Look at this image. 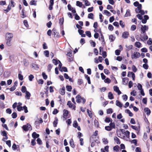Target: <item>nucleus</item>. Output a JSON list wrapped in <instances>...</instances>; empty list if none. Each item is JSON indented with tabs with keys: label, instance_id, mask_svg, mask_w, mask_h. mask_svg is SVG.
<instances>
[{
	"label": "nucleus",
	"instance_id": "a878e982",
	"mask_svg": "<svg viewBox=\"0 0 152 152\" xmlns=\"http://www.w3.org/2000/svg\"><path fill=\"white\" fill-rule=\"evenodd\" d=\"M125 112L129 114V115L130 116L132 117L133 116V114L130 111V110L129 109H126L125 110Z\"/></svg>",
	"mask_w": 152,
	"mask_h": 152
},
{
	"label": "nucleus",
	"instance_id": "69168bd1",
	"mask_svg": "<svg viewBox=\"0 0 152 152\" xmlns=\"http://www.w3.org/2000/svg\"><path fill=\"white\" fill-rule=\"evenodd\" d=\"M120 52L121 50H115V55L117 56L119 55L120 54Z\"/></svg>",
	"mask_w": 152,
	"mask_h": 152
},
{
	"label": "nucleus",
	"instance_id": "5fc2aeb1",
	"mask_svg": "<svg viewBox=\"0 0 152 152\" xmlns=\"http://www.w3.org/2000/svg\"><path fill=\"white\" fill-rule=\"evenodd\" d=\"M58 60H57L55 59H53V62L55 65H57L58 63Z\"/></svg>",
	"mask_w": 152,
	"mask_h": 152
},
{
	"label": "nucleus",
	"instance_id": "a18cd8bd",
	"mask_svg": "<svg viewBox=\"0 0 152 152\" xmlns=\"http://www.w3.org/2000/svg\"><path fill=\"white\" fill-rule=\"evenodd\" d=\"M67 105L69 106L70 108H72V107L73 104H72L70 101H69L67 103Z\"/></svg>",
	"mask_w": 152,
	"mask_h": 152
},
{
	"label": "nucleus",
	"instance_id": "4468645a",
	"mask_svg": "<svg viewBox=\"0 0 152 152\" xmlns=\"http://www.w3.org/2000/svg\"><path fill=\"white\" fill-rule=\"evenodd\" d=\"M144 35L143 37L142 35H141V37L142 39H143V41H145L147 40L148 39V36L145 33L143 34Z\"/></svg>",
	"mask_w": 152,
	"mask_h": 152
},
{
	"label": "nucleus",
	"instance_id": "bf43d9fd",
	"mask_svg": "<svg viewBox=\"0 0 152 152\" xmlns=\"http://www.w3.org/2000/svg\"><path fill=\"white\" fill-rule=\"evenodd\" d=\"M12 117L13 118H16L17 117V114L15 112L13 113L12 115Z\"/></svg>",
	"mask_w": 152,
	"mask_h": 152
},
{
	"label": "nucleus",
	"instance_id": "ddd939ff",
	"mask_svg": "<svg viewBox=\"0 0 152 152\" xmlns=\"http://www.w3.org/2000/svg\"><path fill=\"white\" fill-rule=\"evenodd\" d=\"M144 111L146 113L147 115H149L151 113L150 110L147 107H146L144 109Z\"/></svg>",
	"mask_w": 152,
	"mask_h": 152
},
{
	"label": "nucleus",
	"instance_id": "7ed1b4c3",
	"mask_svg": "<svg viewBox=\"0 0 152 152\" xmlns=\"http://www.w3.org/2000/svg\"><path fill=\"white\" fill-rule=\"evenodd\" d=\"M76 99V102L77 103H80L82 102L84 104L86 102V100L84 98H81L79 95L77 96Z\"/></svg>",
	"mask_w": 152,
	"mask_h": 152
},
{
	"label": "nucleus",
	"instance_id": "20e7f679",
	"mask_svg": "<svg viewBox=\"0 0 152 152\" xmlns=\"http://www.w3.org/2000/svg\"><path fill=\"white\" fill-rule=\"evenodd\" d=\"M148 29V26L144 25V26H142L141 28V33L143 34L145 33V31H147Z\"/></svg>",
	"mask_w": 152,
	"mask_h": 152
},
{
	"label": "nucleus",
	"instance_id": "864d4df0",
	"mask_svg": "<svg viewBox=\"0 0 152 152\" xmlns=\"http://www.w3.org/2000/svg\"><path fill=\"white\" fill-rule=\"evenodd\" d=\"M105 130L108 131H110L112 130V129L109 126H106L105 127Z\"/></svg>",
	"mask_w": 152,
	"mask_h": 152
},
{
	"label": "nucleus",
	"instance_id": "39448f33",
	"mask_svg": "<svg viewBox=\"0 0 152 152\" xmlns=\"http://www.w3.org/2000/svg\"><path fill=\"white\" fill-rule=\"evenodd\" d=\"M13 34L12 33H7L6 34V39L12 40Z\"/></svg>",
	"mask_w": 152,
	"mask_h": 152
},
{
	"label": "nucleus",
	"instance_id": "6e6552de",
	"mask_svg": "<svg viewBox=\"0 0 152 152\" xmlns=\"http://www.w3.org/2000/svg\"><path fill=\"white\" fill-rule=\"evenodd\" d=\"M127 76L128 77H132V79L133 80H134V78L135 77V75L133 73V72H128V74H127Z\"/></svg>",
	"mask_w": 152,
	"mask_h": 152
},
{
	"label": "nucleus",
	"instance_id": "2eb2a0df",
	"mask_svg": "<svg viewBox=\"0 0 152 152\" xmlns=\"http://www.w3.org/2000/svg\"><path fill=\"white\" fill-rule=\"evenodd\" d=\"M65 88L64 86H63L61 89H60V93L62 95H64L65 94Z\"/></svg>",
	"mask_w": 152,
	"mask_h": 152
},
{
	"label": "nucleus",
	"instance_id": "f257e3e1",
	"mask_svg": "<svg viewBox=\"0 0 152 152\" xmlns=\"http://www.w3.org/2000/svg\"><path fill=\"white\" fill-rule=\"evenodd\" d=\"M120 132L117 133L118 136L124 140H128L129 137L130 132L128 130L126 131L124 129H121L120 130Z\"/></svg>",
	"mask_w": 152,
	"mask_h": 152
},
{
	"label": "nucleus",
	"instance_id": "774afa93",
	"mask_svg": "<svg viewBox=\"0 0 152 152\" xmlns=\"http://www.w3.org/2000/svg\"><path fill=\"white\" fill-rule=\"evenodd\" d=\"M147 43L148 45H151L152 44V39L149 38V40L147 42Z\"/></svg>",
	"mask_w": 152,
	"mask_h": 152
},
{
	"label": "nucleus",
	"instance_id": "1a4fd4ad",
	"mask_svg": "<svg viewBox=\"0 0 152 152\" xmlns=\"http://www.w3.org/2000/svg\"><path fill=\"white\" fill-rule=\"evenodd\" d=\"M129 34L127 31H125L122 33V37L124 39H127L128 38Z\"/></svg>",
	"mask_w": 152,
	"mask_h": 152
},
{
	"label": "nucleus",
	"instance_id": "4be33fe9",
	"mask_svg": "<svg viewBox=\"0 0 152 152\" xmlns=\"http://www.w3.org/2000/svg\"><path fill=\"white\" fill-rule=\"evenodd\" d=\"M102 142L104 144L106 145L108 143V140L107 138H104L102 139Z\"/></svg>",
	"mask_w": 152,
	"mask_h": 152
},
{
	"label": "nucleus",
	"instance_id": "603ef678",
	"mask_svg": "<svg viewBox=\"0 0 152 152\" xmlns=\"http://www.w3.org/2000/svg\"><path fill=\"white\" fill-rule=\"evenodd\" d=\"M131 127L133 129H134L135 130L138 131L139 130V128L136 126L131 125Z\"/></svg>",
	"mask_w": 152,
	"mask_h": 152
},
{
	"label": "nucleus",
	"instance_id": "4d7b16f0",
	"mask_svg": "<svg viewBox=\"0 0 152 152\" xmlns=\"http://www.w3.org/2000/svg\"><path fill=\"white\" fill-rule=\"evenodd\" d=\"M86 33L88 37H91V33L90 31H86Z\"/></svg>",
	"mask_w": 152,
	"mask_h": 152
},
{
	"label": "nucleus",
	"instance_id": "09e8293b",
	"mask_svg": "<svg viewBox=\"0 0 152 152\" xmlns=\"http://www.w3.org/2000/svg\"><path fill=\"white\" fill-rule=\"evenodd\" d=\"M94 15L92 13H90L88 14V18L93 19Z\"/></svg>",
	"mask_w": 152,
	"mask_h": 152
},
{
	"label": "nucleus",
	"instance_id": "7c9ffc66",
	"mask_svg": "<svg viewBox=\"0 0 152 152\" xmlns=\"http://www.w3.org/2000/svg\"><path fill=\"white\" fill-rule=\"evenodd\" d=\"M114 140L115 142L117 144H120V141L119 139L116 137H115L114 138Z\"/></svg>",
	"mask_w": 152,
	"mask_h": 152
},
{
	"label": "nucleus",
	"instance_id": "c85d7f7f",
	"mask_svg": "<svg viewBox=\"0 0 152 152\" xmlns=\"http://www.w3.org/2000/svg\"><path fill=\"white\" fill-rule=\"evenodd\" d=\"M104 121L106 123H109L110 122H112L113 120L110 118L107 117L105 119Z\"/></svg>",
	"mask_w": 152,
	"mask_h": 152
},
{
	"label": "nucleus",
	"instance_id": "dca6fc26",
	"mask_svg": "<svg viewBox=\"0 0 152 152\" xmlns=\"http://www.w3.org/2000/svg\"><path fill=\"white\" fill-rule=\"evenodd\" d=\"M32 136L34 138L36 139L39 137V135L38 134H37L36 132H34L33 133Z\"/></svg>",
	"mask_w": 152,
	"mask_h": 152
},
{
	"label": "nucleus",
	"instance_id": "680f3d73",
	"mask_svg": "<svg viewBox=\"0 0 152 152\" xmlns=\"http://www.w3.org/2000/svg\"><path fill=\"white\" fill-rule=\"evenodd\" d=\"M37 143L39 145L42 144V142L41 140L39 138H38L37 140Z\"/></svg>",
	"mask_w": 152,
	"mask_h": 152
},
{
	"label": "nucleus",
	"instance_id": "c9c22d12",
	"mask_svg": "<svg viewBox=\"0 0 152 152\" xmlns=\"http://www.w3.org/2000/svg\"><path fill=\"white\" fill-rule=\"evenodd\" d=\"M69 113L68 111L66 110H64V114L63 115L64 116H64H67Z\"/></svg>",
	"mask_w": 152,
	"mask_h": 152
},
{
	"label": "nucleus",
	"instance_id": "2f4dec72",
	"mask_svg": "<svg viewBox=\"0 0 152 152\" xmlns=\"http://www.w3.org/2000/svg\"><path fill=\"white\" fill-rule=\"evenodd\" d=\"M85 77L88 80V83L89 84H90L91 81L90 77L88 76V75H85Z\"/></svg>",
	"mask_w": 152,
	"mask_h": 152
},
{
	"label": "nucleus",
	"instance_id": "72a5a7b5",
	"mask_svg": "<svg viewBox=\"0 0 152 152\" xmlns=\"http://www.w3.org/2000/svg\"><path fill=\"white\" fill-rule=\"evenodd\" d=\"M36 2V1H35L34 0H32L30 2V4L31 5L36 6L37 5Z\"/></svg>",
	"mask_w": 152,
	"mask_h": 152
},
{
	"label": "nucleus",
	"instance_id": "79ce46f5",
	"mask_svg": "<svg viewBox=\"0 0 152 152\" xmlns=\"http://www.w3.org/2000/svg\"><path fill=\"white\" fill-rule=\"evenodd\" d=\"M132 45H129V46H128L127 45H126V47L127 48V50L128 51L129 50H130L131 49L132 47Z\"/></svg>",
	"mask_w": 152,
	"mask_h": 152
},
{
	"label": "nucleus",
	"instance_id": "5701e85b",
	"mask_svg": "<svg viewBox=\"0 0 152 152\" xmlns=\"http://www.w3.org/2000/svg\"><path fill=\"white\" fill-rule=\"evenodd\" d=\"M6 39V43L7 45L9 46H11L12 45V43L11 42L12 40L8 39Z\"/></svg>",
	"mask_w": 152,
	"mask_h": 152
},
{
	"label": "nucleus",
	"instance_id": "f3484780",
	"mask_svg": "<svg viewBox=\"0 0 152 152\" xmlns=\"http://www.w3.org/2000/svg\"><path fill=\"white\" fill-rule=\"evenodd\" d=\"M128 81V79L127 77H125L123 78L122 80V83L124 85L126 84Z\"/></svg>",
	"mask_w": 152,
	"mask_h": 152
},
{
	"label": "nucleus",
	"instance_id": "bb28decb",
	"mask_svg": "<svg viewBox=\"0 0 152 152\" xmlns=\"http://www.w3.org/2000/svg\"><path fill=\"white\" fill-rule=\"evenodd\" d=\"M115 39V37L112 35H111L109 36V39L110 40L111 42H113L114 41Z\"/></svg>",
	"mask_w": 152,
	"mask_h": 152
},
{
	"label": "nucleus",
	"instance_id": "c756f323",
	"mask_svg": "<svg viewBox=\"0 0 152 152\" xmlns=\"http://www.w3.org/2000/svg\"><path fill=\"white\" fill-rule=\"evenodd\" d=\"M76 5L80 7H82L83 6L82 3L80 1H76Z\"/></svg>",
	"mask_w": 152,
	"mask_h": 152
},
{
	"label": "nucleus",
	"instance_id": "393cba45",
	"mask_svg": "<svg viewBox=\"0 0 152 152\" xmlns=\"http://www.w3.org/2000/svg\"><path fill=\"white\" fill-rule=\"evenodd\" d=\"M108 97L109 99H112L114 98V96L112 93L110 92H109L108 94Z\"/></svg>",
	"mask_w": 152,
	"mask_h": 152
},
{
	"label": "nucleus",
	"instance_id": "0eeeda50",
	"mask_svg": "<svg viewBox=\"0 0 152 152\" xmlns=\"http://www.w3.org/2000/svg\"><path fill=\"white\" fill-rule=\"evenodd\" d=\"M68 9L69 11H71L73 13H75L76 12V11L75 8L72 7L70 4H69L67 5Z\"/></svg>",
	"mask_w": 152,
	"mask_h": 152
},
{
	"label": "nucleus",
	"instance_id": "49530a36",
	"mask_svg": "<svg viewBox=\"0 0 152 152\" xmlns=\"http://www.w3.org/2000/svg\"><path fill=\"white\" fill-rule=\"evenodd\" d=\"M105 83H109L111 82V80L108 78H107L106 79H105L104 80Z\"/></svg>",
	"mask_w": 152,
	"mask_h": 152
},
{
	"label": "nucleus",
	"instance_id": "13d9d810",
	"mask_svg": "<svg viewBox=\"0 0 152 152\" xmlns=\"http://www.w3.org/2000/svg\"><path fill=\"white\" fill-rule=\"evenodd\" d=\"M44 54L46 57H48L49 56V52L48 50H45L44 52Z\"/></svg>",
	"mask_w": 152,
	"mask_h": 152
},
{
	"label": "nucleus",
	"instance_id": "aec40b11",
	"mask_svg": "<svg viewBox=\"0 0 152 152\" xmlns=\"http://www.w3.org/2000/svg\"><path fill=\"white\" fill-rule=\"evenodd\" d=\"M116 105L120 108L122 107V104L118 100L116 101Z\"/></svg>",
	"mask_w": 152,
	"mask_h": 152
},
{
	"label": "nucleus",
	"instance_id": "3c124183",
	"mask_svg": "<svg viewBox=\"0 0 152 152\" xmlns=\"http://www.w3.org/2000/svg\"><path fill=\"white\" fill-rule=\"evenodd\" d=\"M64 19L63 18H60L59 19V23L61 25H62L64 23Z\"/></svg>",
	"mask_w": 152,
	"mask_h": 152
},
{
	"label": "nucleus",
	"instance_id": "de8ad7c7",
	"mask_svg": "<svg viewBox=\"0 0 152 152\" xmlns=\"http://www.w3.org/2000/svg\"><path fill=\"white\" fill-rule=\"evenodd\" d=\"M73 126L74 127H75L76 128L78 126V124H77V121H74Z\"/></svg>",
	"mask_w": 152,
	"mask_h": 152
},
{
	"label": "nucleus",
	"instance_id": "58836bf2",
	"mask_svg": "<svg viewBox=\"0 0 152 152\" xmlns=\"http://www.w3.org/2000/svg\"><path fill=\"white\" fill-rule=\"evenodd\" d=\"M59 70L61 72L64 71V72H67V69L65 67H63L61 69H60Z\"/></svg>",
	"mask_w": 152,
	"mask_h": 152
},
{
	"label": "nucleus",
	"instance_id": "9b49d317",
	"mask_svg": "<svg viewBox=\"0 0 152 152\" xmlns=\"http://www.w3.org/2000/svg\"><path fill=\"white\" fill-rule=\"evenodd\" d=\"M113 89L115 91L118 93V95H119L121 94V93L119 90V88L118 86H114L113 87Z\"/></svg>",
	"mask_w": 152,
	"mask_h": 152
},
{
	"label": "nucleus",
	"instance_id": "6e6d98bb",
	"mask_svg": "<svg viewBox=\"0 0 152 152\" xmlns=\"http://www.w3.org/2000/svg\"><path fill=\"white\" fill-rule=\"evenodd\" d=\"M122 97L123 100L125 101H126L128 99V97L127 96L126 94L123 95L122 96Z\"/></svg>",
	"mask_w": 152,
	"mask_h": 152
},
{
	"label": "nucleus",
	"instance_id": "338daca9",
	"mask_svg": "<svg viewBox=\"0 0 152 152\" xmlns=\"http://www.w3.org/2000/svg\"><path fill=\"white\" fill-rule=\"evenodd\" d=\"M132 70L134 72H135L137 70V69L135 67V66L134 65H133L132 66Z\"/></svg>",
	"mask_w": 152,
	"mask_h": 152
},
{
	"label": "nucleus",
	"instance_id": "cd10ccee",
	"mask_svg": "<svg viewBox=\"0 0 152 152\" xmlns=\"http://www.w3.org/2000/svg\"><path fill=\"white\" fill-rule=\"evenodd\" d=\"M58 119L57 117L55 118V120L53 122V125L54 127H56L57 126L58 124Z\"/></svg>",
	"mask_w": 152,
	"mask_h": 152
},
{
	"label": "nucleus",
	"instance_id": "8fccbe9b",
	"mask_svg": "<svg viewBox=\"0 0 152 152\" xmlns=\"http://www.w3.org/2000/svg\"><path fill=\"white\" fill-rule=\"evenodd\" d=\"M94 125L96 127H98L99 126V122L96 119L94 120Z\"/></svg>",
	"mask_w": 152,
	"mask_h": 152
},
{
	"label": "nucleus",
	"instance_id": "423d86ee",
	"mask_svg": "<svg viewBox=\"0 0 152 152\" xmlns=\"http://www.w3.org/2000/svg\"><path fill=\"white\" fill-rule=\"evenodd\" d=\"M140 56V53L138 52H134L133 55H132V58H138Z\"/></svg>",
	"mask_w": 152,
	"mask_h": 152
},
{
	"label": "nucleus",
	"instance_id": "37998d69",
	"mask_svg": "<svg viewBox=\"0 0 152 152\" xmlns=\"http://www.w3.org/2000/svg\"><path fill=\"white\" fill-rule=\"evenodd\" d=\"M113 111L112 108H109L107 110V114H111L113 113Z\"/></svg>",
	"mask_w": 152,
	"mask_h": 152
},
{
	"label": "nucleus",
	"instance_id": "f704fd0d",
	"mask_svg": "<svg viewBox=\"0 0 152 152\" xmlns=\"http://www.w3.org/2000/svg\"><path fill=\"white\" fill-rule=\"evenodd\" d=\"M32 66L35 69H37L39 68V66L37 64L33 63L32 64Z\"/></svg>",
	"mask_w": 152,
	"mask_h": 152
},
{
	"label": "nucleus",
	"instance_id": "0e129e2a",
	"mask_svg": "<svg viewBox=\"0 0 152 152\" xmlns=\"http://www.w3.org/2000/svg\"><path fill=\"white\" fill-rule=\"evenodd\" d=\"M119 148V146L118 145H116L113 147L114 150L118 151V148Z\"/></svg>",
	"mask_w": 152,
	"mask_h": 152
},
{
	"label": "nucleus",
	"instance_id": "473e14b6",
	"mask_svg": "<svg viewBox=\"0 0 152 152\" xmlns=\"http://www.w3.org/2000/svg\"><path fill=\"white\" fill-rule=\"evenodd\" d=\"M104 13L108 16H110L111 15L110 13L106 10H104Z\"/></svg>",
	"mask_w": 152,
	"mask_h": 152
},
{
	"label": "nucleus",
	"instance_id": "6ab92c4d",
	"mask_svg": "<svg viewBox=\"0 0 152 152\" xmlns=\"http://www.w3.org/2000/svg\"><path fill=\"white\" fill-rule=\"evenodd\" d=\"M131 15L130 10L129 9H128L127 10L125 14L124 15L125 17H127L128 16H130Z\"/></svg>",
	"mask_w": 152,
	"mask_h": 152
},
{
	"label": "nucleus",
	"instance_id": "b1692460",
	"mask_svg": "<svg viewBox=\"0 0 152 152\" xmlns=\"http://www.w3.org/2000/svg\"><path fill=\"white\" fill-rule=\"evenodd\" d=\"M141 44L139 42H137L135 43V46L138 48H140L141 47Z\"/></svg>",
	"mask_w": 152,
	"mask_h": 152
},
{
	"label": "nucleus",
	"instance_id": "9d476101",
	"mask_svg": "<svg viewBox=\"0 0 152 152\" xmlns=\"http://www.w3.org/2000/svg\"><path fill=\"white\" fill-rule=\"evenodd\" d=\"M149 19V17L148 15H145L144 16V19H142V23L145 24L146 23L147 20Z\"/></svg>",
	"mask_w": 152,
	"mask_h": 152
},
{
	"label": "nucleus",
	"instance_id": "e2e57ef3",
	"mask_svg": "<svg viewBox=\"0 0 152 152\" xmlns=\"http://www.w3.org/2000/svg\"><path fill=\"white\" fill-rule=\"evenodd\" d=\"M136 28V27L135 25H132L131 28V30L132 31H134Z\"/></svg>",
	"mask_w": 152,
	"mask_h": 152
},
{
	"label": "nucleus",
	"instance_id": "4c0bfd02",
	"mask_svg": "<svg viewBox=\"0 0 152 152\" xmlns=\"http://www.w3.org/2000/svg\"><path fill=\"white\" fill-rule=\"evenodd\" d=\"M111 128V129L115 128V125L114 123L111 122L110 124V126Z\"/></svg>",
	"mask_w": 152,
	"mask_h": 152
},
{
	"label": "nucleus",
	"instance_id": "052dcab7",
	"mask_svg": "<svg viewBox=\"0 0 152 152\" xmlns=\"http://www.w3.org/2000/svg\"><path fill=\"white\" fill-rule=\"evenodd\" d=\"M83 83V81L82 79H79L77 81V83L79 85H81Z\"/></svg>",
	"mask_w": 152,
	"mask_h": 152
},
{
	"label": "nucleus",
	"instance_id": "c03bdc74",
	"mask_svg": "<svg viewBox=\"0 0 152 152\" xmlns=\"http://www.w3.org/2000/svg\"><path fill=\"white\" fill-rule=\"evenodd\" d=\"M87 113H88L89 116L91 118H92V114L91 113V111H90L88 109H87Z\"/></svg>",
	"mask_w": 152,
	"mask_h": 152
},
{
	"label": "nucleus",
	"instance_id": "ea45409f",
	"mask_svg": "<svg viewBox=\"0 0 152 152\" xmlns=\"http://www.w3.org/2000/svg\"><path fill=\"white\" fill-rule=\"evenodd\" d=\"M66 90L69 91H71L72 87V86H66Z\"/></svg>",
	"mask_w": 152,
	"mask_h": 152
},
{
	"label": "nucleus",
	"instance_id": "412c9836",
	"mask_svg": "<svg viewBox=\"0 0 152 152\" xmlns=\"http://www.w3.org/2000/svg\"><path fill=\"white\" fill-rule=\"evenodd\" d=\"M142 5L140 4L139 6H138V7L136 9L135 11L137 13H139L140 10L141 9H142Z\"/></svg>",
	"mask_w": 152,
	"mask_h": 152
},
{
	"label": "nucleus",
	"instance_id": "a19ab883",
	"mask_svg": "<svg viewBox=\"0 0 152 152\" xmlns=\"http://www.w3.org/2000/svg\"><path fill=\"white\" fill-rule=\"evenodd\" d=\"M52 65L51 64H49L48 65L47 69V70L48 72H50V71L52 67Z\"/></svg>",
	"mask_w": 152,
	"mask_h": 152
},
{
	"label": "nucleus",
	"instance_id": "e433bc0d",
	"mask_svg": "<svg viewBox=\"0 0 152 152\" xmlns=\"http://www.w3.org/2000/svg\"><path fill=\"white\" fill-rule=\"evenodd\" d=\"M21 91L23 93H26V92L27 91L26 88L25 86H22Z\"/></svg>",
	"mask_w": 152,
	"mask_h": 152
},
{
	"label": "nucleus",
	"instance_id": "f03ea898",
	"mask_svg": "<svg viewBox=\"0 0 152 152\" xmlns=\"http://www.w3.org/2000/svg\"><path fill=\"white\" fill-rule=\"evenodd\" d=\"M22 128L25 131H27L28 130L31 131L32 129V127L29 124H27L26 125H23Z\"/></svg>",
	"mask_w": 152,
	"mask_h": 152
},
{
	"label": "nucleus",
	"instance_id": "f8f14e48",
	"mask_svg": "<svg viewBox=\"0 0 152 152\" xmlns=\"http://www.w3.org/2000/svg\"><path fill=\"white\" fill-rule=\"evenodd\" d=\"M93 138L91 137L90 138V142H91V147H93L95 145V143L96 141L95 140H93Z\"/></svg>",
	"mask_w": 152,
	"mask_h": 152
},
{
	"label": "nucleus",
	"instance_id": "a211bd4d",
	"mask_svg": "<svg viewBox=\"0 0 152 152\" xmlns=\"http://www.w3.org/2000/svg\"><path fill=\"white\" fill-rule=\"evenodd\" d=\"M26 96L25 97L27 99H30V96H31V94L28 91H26L25 93Z\"/></svg>",
	"mask_w": 152,
	"mask_h": 152
}]
</instances>
